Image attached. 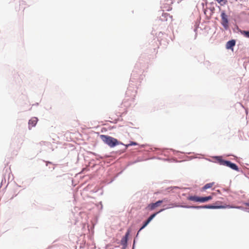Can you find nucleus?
Here are the masks:
<instances>
[{"instance_id": "f257e3e1", "label": "nucleus", "mask_w": 249, "mask_h": 249, "mask_svg": "<svg viewBox=\"0 0 249 249\" xmlns=\"http://www.w3.org/2000/svg\"><path fill=\"white\" fill-rule=\"evenodd\" d=\"M182 207L184 208H193L195 209H201V208H204V209H225V208H236V209H240L241 207L240 206H231L229 205H220V206H213V205H205V206H181Z\"/></svg>"}, {"instance_id": "f03ea898", "label": "nucleus", "mask_w": 249, "mask_h": 249, "mask_svg": "<svg viewBox=\"0 0 249 249\" xmlns=\"http://www.w3.org/2000/svg\"><path fill=\"white\" fill-rule=\"evenodd\" d=\"M100 137L102 140L106 144H107L108 146L111 147H114L118 144H119V142L118 140L114 138H112L110 136L101 135Z\"/></svg>"}, {"instance_id": "7ed1b4c3", "label": "nucleus", "mask_w": 249, "mask_h": 249, "mask_svg": "<svg viewBox=\"0 0 249 249\" xmlns=\"http://www.w3.org/2000/svg\"><path fill=\"white\" fill-rule=\"evenodd\" d=\"M217 159L220 164L229 167L234 170L239 171V168L235 163H232L230 161L222 160L219 157H217Z\"/></svg>"}, {"instance_id": "20e7f679", "label": "nucleus", "mask_w": 249, "mask_h": 249, "mask_svg": "<svg viewBox=\"0 0 249 249\" xmlns=\"http://www.w3.org/2000/svg\"><path fill=\"white\" fill-rule=\"evenodd\" d=\"M221 24L225 29H227L228 27V19L227 16L224 11L222 12L221 14Z\"/></svg>"}, {"instance_id": "39448f33", "label": "nucleus", "mask_w": 249, "mask_h": 249, "mask_svg": "<svg viewBox=\"0 0 249 249\" xmlns=\"http://www.w3.org/2000/svg\"><path fill=\"white\" fill-rule=\"evenodd\" d=\"M164 209H161L160 210V211H159L158 212H157L153 214H152L148 219L147 220L144 222V224L143 225V226L141 227V228L140 229L139 231L138 232H139L141 230H142V229H143L144 228H145L149 223V222L155 217V216L159 213L162 212V211H163ZM139 232H138V233Z\"/></svg>"}, {"instance_id": "423d86ee", "label": "nucleus", "mask_w": 249, "mask_h": 249, "mask_svg": "<svg viewBox=\"0 0 249 249\" xmlns=\"http://www.w3.org/2000/svg\"><path fill=\"white\" fill-rule=\"evenodd\" d=\"M166 201V199L160 200L157 201L155 203H151L148 205V208L150 210H153L155 208L159 207L162 202Z\"/></svg>"}, {"instance_id": "0eeeda50", "label": "nucleus", "mask_w": 249, "mask_h": 249, "mask_svg": "<svg viewBox=\"0 0 249 249\" xmlns=\"http://www.w3.org/2000/svg\"><path fill=\"white\" fill-rule=\"evenodd\" d=\"M37 121L38 119L36 117H32L28 122L29 129H30L32 127L35 126Z\"/></svg>"}, {"instance_id": "6e6552de", "label": "nucleus", "mask_w": 249, "mask_h": 249, "mask_svg": "<svg viewBox=\"0 0 249 249\" xmlns=\"http://www.w3.org/2000/svg\"><path fill=\"white\" fill-rule=\"evenodd\" d=\"M130 231L128 230L126 232L125 236H124L122 239L121 240V243L122 245L125 246L126 245L128 238L130 234Z\"/></svg>"}, {"instance_id": "1a4fd4ad", "label": "nucleus", "mask_w": 249, "mask_h": 249, "mask_svg": "<svg viewBox=\"0 0 249 249\" xmlns=\"http://www.w3.org/2000/svg\"><path fill=\"white\" fill-rule=\"evenodd\" d=\"M235 45V41L234 40H231L227 42L226 44L227 49H231Z\"/></svg>"}, {"instance_id": "9d476101", "label": "nucleus", "mask_w": 249, "mask_h": 249, "mask_svg": "<svg viewBox=\"0 0 249 249\" xmlns=\"http://www.w3.org/2000/svg\"><path fill=\"white\" fill-rule=\"evenodd\" d=\"M187 199L190 201H193L195 202H200V197L197 196H189L187 197Z\"/></svg>"}, {"instance_id": "9b49d317", "label": "nucleus", "mask_w": 249, "mask_h": 249, "mask_svg": "<svg viewBox=\"0 0 249 249\" xmlns=\"http://www.w3.org/2000/svg\"><path fill=\"white\" fill-rule=\"evenodd\" d=\"M213 197L211 196H209L206 197H200V202H205L212 199Z\"/></svg>"}, {"instance_id": "f8f14e48", "label": "nucleus", "mask_w": 249, "mask_h": 249, "mask_svg": "<svg viewBox=\"0 0 249 249\" xmlns=\"http://www.w3.org/2000/svg\"><path fill=\"white\" fill-rule=\"evenodd\" d=\"M214 184V182H211L205 184L202 188V190L205 191L209 188H212Z\"/></svg>"}, {"instance_id": "ddd939ff", "label": "nucleus", "mask_w": 249, "mask_h": 249, "mask_svg": "<svg viewBox=\"0 0 249 249\" xmlns=\"http://www.w3.org/2000/svg\"><path fill=\"white\" fill-rule=\"evenodd\" d=\"M241 34L245 37L249 38V31H243L241 32Z\"/></svg>"}, {"instance_id": "4468645a", "label": "nucleus", "mask_w": 249, "mask_h": 249, "mask_svg": "<svg viewBox=\"0 0 249 249\" xmlns=\"http://www.w3.org/2000/svg\"><path fill=\"white\" fill-rule=\"evenodd\" d=\"M162 17H164L165 18H167L168 17L172 18V17L168 13H163L162 15Z\"/></svg>"}, {"instance_id": "2eb2a0df", "label": "nucleus", "mask_w": 249, "mask_h": 249, "mask_svg": "<svg viewBox=\"0 0 249 249\" xmlns=\"http://www.w3.org/2000/svg\"><path fill=\"white\" fill-rule=\"evenodd\" d=\"M218 3L222 4V2H223L224 4L225 3L226 0H215Z\"/></svg>"}, {"instance_id": "dca6fc26", "label": "nucleus", "mask_w": 249, "mask_h": 249, "mask_svg": "<svg viewBox=\"0 0 249 249\" xmlns=\"http://www.w3.org/2000/svg\"><path fill=\"white\" fill-rule=\"evenodd\" d=\"M178 205H177L175 204L171 203V204H169V207H168V208H173L175 207H178Z\"/></svg>"}, {"instance_id": "f3484780", "label": "nucleus", "mask_w": 249, "mask_h": 249, "mask_svg": "<svg viewBox=\"0 0 249 249\" xmlns=\"http://www.w3.org/2000/svg\"><path fill=\"white\" fill-rule=\"evenodd\" d=\"M137 145V143L136 142H132L129 144L126 145V146H130V145Z\"/></svg>"}, {"instance_id": "a211bd4d", "label": "nucleus", "mask_w": 249, "mask_h": 249, "mask_svg": "<svg viewBox=\"0 0 249 249\" xmlns=\"http://www.w3.org/2000/svg\"><path fill=\"white\" fill-rule=\"evenodd\" d=\"M246 205H247V206H249V203H247V204H246Z\"/></svg>"}]
</instances>
